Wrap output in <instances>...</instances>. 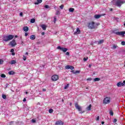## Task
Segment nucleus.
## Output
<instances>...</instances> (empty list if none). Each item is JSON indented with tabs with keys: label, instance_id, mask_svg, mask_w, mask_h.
I'll list each match as a JSON object with an SVG mask.
<instances>
[{
	"label": "nucleus",
	"instance_id": "nucleus-1",
	"mask_svg": "<svg viewBox=\"0 0 125 125\" xmlns=\"http://www.w3.org/2000/svg\"><path fill=\"white\" fill-rule=\"evenodd\" d=\"M125 2V1H123L122 0H117L115 2V0H113V5H115L118 7H121V6H122V4H124Z\"/></svg>",
	"mask_w": 125,
	"mask_h": 125
},
{
	"label": "nucleus",
	"instance_id": "nucleus-2",
	"mask_svg": "<svg viewBox=\"0 0 125 125\" xmlns=\"http://www.w3.org/2000/svg\"><path fill=\"white\" fill-rule=\"evenodd\" d=\"M14 38V36L12 35H9L8 36H5L3 37V41L4 42H8L9 41H11Z\"/></svg>",
	"mask_w": 125,
	"mask_h": 125
},
{
	"label": "nucleus",
	"instance_id": "nucleus-3",
	"mask_svg": "<svg viewBox=\"0 0 125 125\" xmlns=\"http://www.w3.org/2000/svg\"><path fill=\"white\" fill-rule=\"evenodd\" d=\"M88 28L89 29H96V28H97V27H96V26H95V22H91L88 24Z\"/></svg>",
	"mask_w": 125,
	"mask_h": 125
},
{
	"label": "nucleus",
	"instance_id": "nucleus-4",
	"mask_svg": "<svg viewBox=\"0 0 125 125\" xmlns=\"http://www.w3.org/2000/svg\"><path fill=\"white\" fill-rule=\"evenodd\" d=\"M113 34H115L117 36H123V37H125V31H122V32H116V30H114L112 31Z\"/></svg>",
	"mask_w": 125,
	"mask_h": 125
},
{
	"label": "nucleus",
	"instance_id": "nucleus-5",
	"mask_svg": "<svg viewBox=\"0 0 125 125\" xmlns=\"http://www.w3.org/2000/svg\"><path fill=\"white\" fill-rule=\"evenodd\" d=\"M59 79V77L58 76V75H53L51 77V80L53 82H56V81L58 80Z\"/></svg>",
	"mask_w": 125,
	"mask_h": 125
},
{
	"label": "nucleus",
	"instance_id": "nucleus-6",
	"mask_svg": "<svg viewBox=\"0 0 125 125\" xmlns=\"http://www.w3.org/2000/svg\"><path fill=\"white\" fill-rule=\"evenodd\" d=\"M57 49H60V50H61L62 51H63V52H66L68 50V48H64V47H61V46H58L57 47Z\"/></svg>",
	"mask_w": 125,
	"mask_h": 125
},
{
	"label": "nucleus",
	"instance_id": "nucleus-7",
	"mask_svg": "<svg viewBox=\"0 0 125 125\" xmlns=\"http://www.w3.org/2000/svg\"><path fill=\"white\" fill-rule=\"evenodd\" d=\"M110 103V98L106 97L104 100V104H108Z\"/></svg>",
	"mask_w": 125,
	"mask_h": 125
},
{
	"label": "nucleus",
	"instance_id": "nucleus-8",
	"mask_svg": "<svg viewBox=\"0 0 125 125\" xmlns=\"http://www.w3.org/2000/svg\"><path fill=\"white\" fill-rule=\"evenodd\" d=\"M10 44L11 46L14 47L15 45H17V43L16 42V41L15 40H13L11 42H10Z\"/></svg>",
	"mask_w": 125,
	"mask_h": 125
},
{
	"label": "nucleus",
	"instance_id": "nucleus-9",
	"mask_svg": "<svg viewBox=\"0 0 125 125\" xmlns=\"http://www.w3.org/2000/svg\"><path fill=\"white\" fill-rule=\"evenodd\" d=\"M65 69H70V70H74V69H75V67H74V66H73L68 65L65 66Z\"/></svg>",
	"mask_w": 125,
	"mask_h": 125
},
{
	"label": "nucleus",
	"instance_id": "nucleus-10",
	"mask_svg": "<svg viewBox=\"0 0 125 125\" xmlns=\"http://www.w3.org/2000/svg\"><path fill=\"white\" fill-rule=\"evenodd\" d=\"M75 106L76 109H77V110H78V111H79V112H81V111H82V107H81V106H80L79 105V104H78L77 103H76V104H75Z\"/></svg>",
	"mask_w": 125,
	"mask_h": 125
},
{
	"label": "nucleus",
	"instance_id": "nucleus-11",
	"mask_svg": "<svg viewBox=\"0 0 125 125\" xmlns=\"http://www.w3.org/2000/svg\"><path fill=\"white\" fill-rule=\"evenodd\" d=\"M104 15H105V14H104V15H95L94 18H95L96 19H98L99 18H100V17H101V16H104Z\"/></svg>",
	"mask_w": 125,
	"mask_h": 125
},
{
	"label": "nucleus",
	"instance_id": "nucleus-12",
	"mask_svg": "<svg viewBox=\"0 0 125 125\" xmlns=\"http://www.w3.org/2000/svg\"><path fill=\"white\" fill-rule=\"evenodd\" d=\"M125 85V84L124 83H122V82H119L117 84V86L118 87H121V86H124Z\"/></svg>",
	"mask_w": 125,
	"mask_h": 125
},
{
	"label": "nucleus",
	"instance_id": "nucleus-13",
	"mask_svg": "<svg viewBox=\"0 0 125 125\" xmlns=\"http://www.w3.org/2000/svg\"><path fill=\"white\" fill-rule=\"evenodd\" d=\"M64 123L62 121H57L55 125H63Z\"/></svg>",
	"mask_w": 125,
	"mask_h": 125
},
{
	"label": "nucleus",
	"instance_id": "nucleus-14",
	"mask_svg": "<svg viewBox=\"0 0 125 125\" xmlns=\"http://www.w3.org/2000/svg\"><path fill=\"white\" fill-rule=\"evenodd\" d=\"M30 39L32 40V41H34V40H36V36L32 35L30 37Z\"/></svg>",
	"mask_w": 125,
	"mask_h": 125
},
{
	"label": "nucleus",
	"instance_id": "nucleus-15",
	"mask_svg": "<svg viewBox=\"0 0 125 125\" xmlns=\"http://www.w3.org/2000/svg\"><path fill=\"white\" fill-rule=\"evenodd\" d=\"M23 31L24 32H28L29 31V27H28L27 26H24L23 27Z\"/></svg>",
	"mask_w": 125,
	"mask_h": 125
},
{
	"label": "nucleus",
	"instance_id": "nucleus-16",
	"mask_svg": "<svg viewBox=\"0 0 125 125\" xmlns=\"http://www.w3.org/2000/svg\"><path fill=\"white\" fill-rule=\"evenodd\" d=\"M41 27L42 28V30H46V26L44 24H42L41 25Z\"/></svg>",
	"mask_w": 125,
	"mask_h": 125
},
{
	"label": "nucleus",
	"instance_id": "nucleus-17",
	"mask_svg": "<svg viewBox=\"0 0 125 125\" xmlns=\"http://www.w3.org/2000/svg\"><path fill=\"white\" fill-rule=\"evenodd\" d=\"M81 33V30L79 28H77L76 32H74V34L76 35V34H80Z\"/></svg>",
	"mask_w": 125,
	"mask_h": 125
},
{
	"label": "nucleus",
	"instance_id": "nucleus-18",
	"mask_svg": "<svg viewBox=\"0 0 125 125\" xmlns=\"http://www.w3.org/2000/svg\"><path fill=\"white\" fill-rule=\"evenodd\" d=\"M42 0H37V2L35 3V4H39V3H42Z\"/></svg>",
	"mask_w": 125,
	"mask_h": 125
},
{
	"label": "nucleus",
	"instance_id": "nucleus-19",
	"mask_svg": "<svg viewBox=\"0 0 125 125\" xmlns=\"http://www.w3.org/2000/svg\"><path fill=\"white\" fill-rule=\"evenodd\" d=\"M8 74L10 75H14L15 74V72H14L13 71H10L8 72Z\"/></svg>",
	"mask_w": 125,
	"mask_h": 125
},
{
	"label": "nucleus",
	"instance_id": "nucleus-20",
	"mask_svg": "<svg viewBox=\"0 0 125 125\" xmlns=\"http://www.w3.org/2000/svg\"><path fill=\"white\" fill-rule=\"evenodd\" d=\"M87 111H90L91 110V104H89L88 107H86Z\"/></svg>",
	"mask_w": 125,
	"mask_h": 125
},
{
	"label": "nucleus",
	"instance_id": "nucleus-21",
	"mask_svg": "<svg viewBox=\"0 0 125 125\" xmlns=\"http://www.w3.org/2000/svg\"><path fill=\"white\" fill-rule=\"evenodd\" d=\"M10 64L11 65H13L14 64H16V61H15V60H12L11 61Z\"/></svg>",
	"mask_w": 125,
	"mask_h": 125
},
{
	"label": "nucleus",
	"instance_id": "nucleus-22",
	"mask_svg": "<svg viewBox=\"0 0 125 125\" xmlns=\"http://www.w3.org/2000/svg\"><path fill=\"white\" fill-rule=\"evenodd\" d=\"M104 42V40H100L99 41H98L99 44H102V43H103Z\"/></svg>",
	"mask_w": 125,
	"mask_h": 125
},
{
	"label": "nucleus",
	"instance_id": "nucleus-23",
	"mask_svg": "<svg viewBox=\"0 0 125 125\" xmlns=\"http://www.w3.org/2000/svg\"><path fill=\"white\" fill-rule=\"evenodd\" d=\"M109 115L110 116H114V112H113V110H109Z\"/></svg>",
	"mask_w": 125,
	"mask_h": 125
},
{
	"label": "nucleus",
	"instance_id": "nucleus-24",
	"mask_svg": "<svg viewBox=\"0 0 125 125\" xmlns=\"http://www.w3.org/2000/svg\"><path fill=\"white\" fill-rule=\"evenodd\" d=\"M74 10H75V9L73 8H70L69 9V12H74Z\"/></svg>",
	"mask_w": 125,
	"mask_h": 125
},
{
	"label": "nucleus",
	"instance_id": "nucleus-25",
	"mask_svg": "<svg viewBox=\"0 0 125 125\" xmlns=\"http://www.w3.org/2000/svg\"><path fill=\"white\" fill-rule=\"evenodd\" d=\"M94 82H99V81H100V78H96L94 79Z\"/></svg>",
	"mask_w": 125,
	"mask_h": 125
},
{
	"label": "nucleus",
	"instance_id": "nucleus-26",
	"mask_svg": "<svg viewBox=\"0 0 125 125\" xmlns=\"http://www.w3.org/2000/svg\"><path fill=\"white\" fill-rule=\"evenodd\" d=\"M35 21H36V20H35V19H32L30 20L31 23H35Z\"/></svg>",
	"mask_w": 125,
	"mask_h": 125
},
{
	"label": "nucleus",
	"instance_id": "nucleus-27",
	"mask_svg": "<svg viewBox=\"0 0 125 125\" xmlns=\"http://www.w3.org/2000/svg\"><path fill=\"white\" fill-rule=\"evenodd\" d=\"M117 47H118V46L116 45H114L112 47V49H116V48H117Z\"/></svg>",
	"mask_w": 125,
	"mask_h": 125
},
{
	"label": "nucleus",
	"instance_id": "nucleus-28",
	"mask_svg": "<svg viewBox=\"0 0 125 125\" xmlns=\"http://www.w3.org/2000/svg\"><path fill=\"white\" fill-rule=\"evenodd\" d=\"M57 20V19L56 18V16H55L54 17V23L55 24L56 23V21Z\"/></svg>",
	"mask_w": 125,
	"mask_h": 125
},
{
	"label": "nucleus",
	"instance_id": "nucleus-29",
	"mask_svg": "<svg viewBox=\"0 0 125 125\" xmlns=\"http://www.w3.org/2000/svg\"><path fill=\"white\" fill-rule=\"evenodd\" d=\"M3 64V60L0 59V65H2Z\"/></svg>",
	"mask_w": 125,
	"mask_h": 125
},
{
	"label": "nucleus",
	"instance_id": "nucleus-30",
	"mask_svg": "<svg viewBox=\"0 0 125 125\" xmlns=\"http://www.w3.org/2000/svg\"><path fill=\"white\" fill-rule=\"evenodd\" d=\"M60 14V11L59 10H57L56 12V15H59Z\"/></svg>",
	"mask_w": 125,
	"mask_h": 125
},
{
	"label": "nucleus",
	"instance_id": "nucleus-31",
	"mask_svg": "<svg viewBox=\"0 0 125 125\" xmlns=\"http://www.w3.org/2000/svg\"><path fill=\"white\" fill-rule=\"evenodd\" d=\"M68 87H69V84H67L66 85H65L64 88V89H67Z\"/></svg>",
	"mask_w": 125,
	"mask_h": 125
},
{
	"label": "nucleus",
	"instance_id": "nucleus-32",
	"mask_svg": "<svg viewBox=\"0 0 125 125\" xmlns=\"http://www.w3.org/2000/svg\"><path fill=\"white\" fill-rule=\"evenodd\" d=\"M49 113H50V114H51L52 113H53V109H50L49 110Z\"/></svg>",
	"mask_w": 125,
	"mask_h": 125
},
{
	"label": "nucleus",
	"instance_id": "nucleus-33",
	"mask_svg": "<svg viewBox=\"0 0 125 125\" xmlns=\"http://www.w3.org/2000/svg\"><path fill=\"white\" fill-rule=\"evenodd\" d=\"M0 77H1V78H5L6 77V76H5L4 75V74H1Z\"/></svg>",
	"mask_w": 125,
	"mask_h": 125
},
{
	"label": "nucleus",
	"instance_id": "nucleus-34",
	"mask_svg": "<svg viewBox=\"0 0 125 125\" xmlns=\"http://www.w3.org/2000/svg\"><path fill=\"white\" fill-rule=\"evenodd\" d=\"M2 97L3 99H5L6 98V96L5 95L3 94L2 95Z\"/></svg>",
	"mask_w": 125,
	"mask_h": 125
},
{
	"label": "nucleus",
	"instance_id": "nucleus-35",
	"mask_svg": "<svg viewBox=\"0 0 125 125\" xmlns=\"http://www.w3.org/2000/svg\"><path fill=\"white\" fill-rule=\"evenodd\" d=\"M60 8H61V9H63V8H64V5H61L60 6Z\"/></svg>",
	"mask_w": 125,
	"mask_h": 125
},
{
	"label": "nucleus",
	"instance_id": "nucleus-36",
	"mask_svg": "<svg viewBox=\"0 0 125 125\" xmlns=\"http://www.w3.org/2000/svg\"><path fill=\"white\" fill-rule=\"evenodd\" d=\"M45 8L48 9L49 8V6L48 5H45L44 6Z\"/></svg>",
	"mask_w": 125,
	"mask_h": 125
},
{
	"label": "nucleus",
	"instance_id": "nucleus-37",
	"mask_svg": "<svg viewBox=\"0 0 125 125\" xmlns=\"http://www.w3.org/2000/svg\"><path fill=\"white\" fill-rule=\"evenodd\" d=\"M121 44H122V45H125V41L122 42Z\"/></svg>",
	"mask_w": 125,
	"mask_h": 125
},
{
	"label": "nucleus",
	"instance_id": "nucleus-38",
	"mask_svg": "<svg viewBox=\"0 0 125 125\" xmlns=\"http://www.w3.org/2000/svg\"><path fill=\"white\" fill-rule=\"evenodd\" d=\"M26 56L23 55V61H26Z\"/></svg>",
	"mask_w": 125,
	"mask_h": 125
},
{
	"label": "nucleus",
	"instance_id": "nucleus-39",
	"mask_svg": "<svg viewBox=\"0 0 125 125\" xmlns=\"http://www.w3.org/2000/svg\"><path fill=\"white\" fill-rule=\"evenodd\" d=\"M79 73H80V71H78V70H76L74 72V74H79Z\"/></svg>",
	"mask_w": 125,
	"mask_h": 125
},
{
	"label": "nucleus",
	"instance_id": "nucleus-40",
	"mask_svg": "<svg viewBox=\"0 0 125 125\" xmlns=\"http://www.w3.org/2000/svg\"><path fill=\"white\" fill-rule=\"evenodd\" d=\"M31 122L33 123V124H35V123H36V120L35 119H32L31 120Z\"/></svg>",
	"mask_w": 125,
	"mask_h": 125
},
{
	"label": "nucleus",
	"instance_id": "nucleus-41",
	"mask_svg": "<svg viewBox=\"0 0 125 125\" xmlns=\"http://www.w3.org/2000/svg\"><path fill=\"white\" fill-rule=\"evenodd\" d=\"M92 78H88L87 79V81H92Z\"/></svg>",
	"mask_w": 125,
	"mask_h": 125
},
{
	"label": "nucleus",
	"instance_id": "nucleus-42",
	"mask_svg": "<svg viewBox=\"0 0 125 125\" xmlns=\"http://www.w3.org/2000/svg\"><path fill=\"white\" fill-rule=\"evenodd\" d=\"M88 59V58H83V61H86Z\"/></svg>",
	"mask_w": 125,
	"mask_h": 125
},
{
	"label": "nucleus",
	"instance_id": "nucleus-43",
	"mask_svg": "<svg viewBox=\"0 0 125 125\" xmlns=\"http://www.w3.org/2000/svg\"><path fill=\"white\" fill-rule=\"evenodd\" d=\"M65 54H66V55L69 56V55H70V53L69 52H67Z\"/></svg>",
	"mask_w": 125,
	"mask_h": 125
},
{
	"label": "nucleus",
	"instance_id": "nucleus-44",
	"mask_svg": "<svg viewBox=\"0 0 125 125\" xmlns=\"http://www.w3.org/2000/svg\"><path fill=\"white\" fill-rule=\"evenodd\" d=\"M113 122V123H116L117 119H114Z\"/></svg>",
	"mask_w": 125,
	"mask_h": 125
},
{
	"label": "nucleus",
	"instance_id": "nucleus-45",
	"mask_svg": "<svg viewBox=\"0 0 125 125\" xmlns=\"http://www.w3.org/2000/svg\"><path fill=\"white\" fill-rule=\"evenodd\" d=\"M11 52H12V53L14 52V49H11Z\"/></svg>",
	"mask_w": 125,
	"mask_h": 125
},
{
	"label": "nucleus",
	"instance_id": "nucleus-46",
	"mask_svg": "<svg viewBox=\"0 0 125 125\" xmlns=\"http://www.w3.org/2000/svg\"><path fill=\"white\" fill-rule=\"evenodd\" d=\"M20 16H23V13L21 12V13H20Z\"/></svg>",
	"mask_w": 125,
	"mask_h": 125
},
{
	"label": "nucleus",
	"instance_id": "nucleus-47",
	"mask_svg": "<svg viewBox=\"0 0 125 125\" xmlns=\"http://www.w3.org/2000/svg\"><path fill=\"white\" fill-rule=\"evenodd\" d=\"M96 121H99V116H97Z\"/></svg>",
	"mask_w": 125,
	"mask_h": 125
},
{
	"label": "nucleus",
	"instance_id": "nucleus-48",
	"mask_svg": "<svg viewBox=\"0 0 125 125\" xmlns=\"http://www.w3.org/2000/svg\"><path fill=\"white\" fill-rule=\"evenodd\" d=\"M12 55L13 56H14V55H15V53H14V52L12 53Z\"/></svg>",
	"mask_w": 125,
	"mask_h": 125
},
{
	"label": "nucleus",
	"instance_id": "nucleus-49",
	"mask_svg": "<svg viewBox=\"0 0 125 125\" xmlns=\"http://www.w3.org/2000/svg\"><path fill=\"white\" fill-rule=\"evenodd\" d=\"M25 37H27V36H28V33L26 32L25 33Z\"/></svg>",
	"mask_w": 125,
	"mask_h": 125
},
{
	"label": "nucleus",
	"instance_id": "nucleus-50",
	"mask_svg": "<svg viewBox=\"0 0 125 125\" xmlns=\"http://www.w3.org/2000/svg\"><path fill=\"white\" fill-rule=\"evenodd\" d=\"M41 35H42V36H44V32H42Z\"/></svg>",
	"mask_w": 125,
	"mask_h": 125
},
{
	"label": "nucleus",
	"instance_id": "nucleus-51",
	"mask_svg": "<svg viewBox=\"0 0 125 125\" xmlns=\"http://www.w3.org/2000/svg\"><path fill=\"white\" fill-rule=\"evenodd\" d=\"M71 73H73V74H74V73H75V70H72V71H71Z\"/></svg>",
	"mask_w": 125,
	"mask_h": 125
},
{
	"label": "nucleus",
	"instance_id": "nucleus-52",
	"mask_svg": "<svg viewBox=\"0 0 125 125\" xmlns=\"http://www.w3.org/2000/svg\"><path fill=\"white\" fill-rule=\"evenodd\" d=\"M23 102H26V98H24L23 100Z\"/></svg>",
	"mask_w": 125,
	"mask_h": 125
},
{
	"label": "nucleus",
	"instance_id": "nucleus-53",
	"mask_svg": "<svg viewBox=\"0 0 125 125\" xmlns=\"http://www.w3.org/2000/svg\"><path fill=\"white\" fill-rule=\"evenodd\" d=\"M5 86L6 87H7V86H8V83H6Z\"/></svg>",
	"mask_w": 125,
	"mask_h": 125
},
{
	"label": "nucleus",
	"instance_id": "nucleus-54",
	"mask_svg": "<svg viewBox=\"0 0 125 125\" xmlns=\"http://www.w3.org/2000/svg\"><path fill=\"white\" fill-rule=\"evenodd\" d=\"M88 67H89V68H91V64H89Z\"/></svg>",
	"mask_w": 125,
	"mask_h": 125
},
{
	"label": "nucleus",
	"instance_id": "nucleus-55",
	"mask_svg": "<svg viewBox=\"0 0 125 125\" xmlns=\"http://www.w3.org/2000/svg\"><path fill=\"white\" fill-rule=\"evenodd\" d=\"M104 124H105V122H102V125H104Z\"/></svg>",
	"mask_w": 125,
	"mask_h": 125
},
{
	"label": "nucleus",
	"instance_id": "nucleus-56",
	"mask_svg": "<svg viewBox=\"0 0 125 125\" xmlns=\"http://www.w3.org/2000/svg\"><path fill=\"white\" fill-rule=\"evenodd\" d=\"M113 11V9L110 8V11Z\"/></svg>",
	"mask_w": 125,
	"mask_h": 125
},
{
	"label": "nucleus",
	"instance_id": "nucleus-57",
	"mask_svg": "<svg viewBox=\"0 0 125 125\" xmlns=\"http://www.w3.org/2000/svg\"><path fill=\"white\" fill-rule=\"evenodd\" d=\"M12 123H13V122H11L10 123V125H12Z\"/></svg>",
	"mask_w": 125,
	"mask_h": 125
},
{
	"label": "nucleus",
	"instance_id": "nucleus-58",
	"mask_svg": "<svg viewBox=\"0 0 125 125\" xmlns=\"http://www.w3.org/2000/svg\"><path fill=\"white\" fill-rule=\"evenodd\" d=\"M25 55H28V52L25 53Z\"/></svg>",
	"mask_w": 125,
	"mask_h": 125
},
{
	"label": "nucleus",
	"instance_id": "nucleus-59",
	"mask_svg": "<svg viewBox=\"0 0 125 125\" xmlns=\"http://www.w3.org/2000/svg\"><path fill=\"white\" fill-rule=\"evenodd\" d=\"M15 38H18V36L17 35H16V36H15Z\"/></svg>",
	"mask_w": 125,
	"mask_h": 125
},
{
	"label": "nucleus",
	"instance_id": "nucleus-60",
	"mask_svg": "<svg viewBox=\"0 0 125 125\" xmlns=\"http://www.w3.org/2000/svg\"><path fill=\"white\" fill-rule=\"evenodd\" d=\"M46 90L45 89H43V91H45Z\"/></svg>",
	"mask_w": 125,
	"mask_h": 125
},
{
	"label": "nucleus",
	"instance_id": "nucleus-61",
	"mask_svg": "<svg viewBox=\"0 0 125 125\" xmlns=\"http://www.w3.org/2000/svg\"><path fill=\"white\" fill-rule=\"evenodd\" d=\"M123 83H124V84H125V81H123Z\"/></svg>",
	"mask_w": 125,
	"mask_h": 125
},
{
	"label": "nucleus",
	"instance_id": "nucleus-62",
	"mask_svg": "<svg viewBox=\"0 0 125 125\" xmlns=\"http://www.w3.org/2000/svg\"><path fill=\"white\" fill-rule=\"evenodd\" d=\"M62 102H64V100L62 99Z\"/></svg>",
	"mask_w": 125,
	"mask_h": 125
},
{
	"label": "nucleus",
	"instance_id": "nucleus-63",
	"mask_svg": "<svg viewBox=\"0 0 125 125\" xmlns=\"http://www.w3.org/2000/svg\"><path fill=\"white\" fill-rule=\"evenodd\" d=\"M26 94H28V92H25Z\"/></svg>",
	"mask_w": 125,
	"mask_h": 125
},
{
	"label": "nucleus",
	"instance_id": "nucleus-64",
	"mask_svg": "<svg viewBox=\"0 0 125 125\" xmlns=\"http://www.w3.org/2000/svg\"><path fill=\"white\" fill-rule=\"evenodd\" d=\"M124 67H125V65H124Z\"/></svg>",
	"mask_w": 125,
	"mask_h": 125
}]
</instances>
